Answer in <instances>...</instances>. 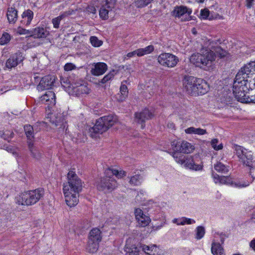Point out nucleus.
<instances>
[{
    "instance_id": "58836bf2",
    "label": "nucleus",
    "mask_w": 255,
    "mask_h": 255,
    "mask_svg": "<svg viewBox=\"0 0 255 255\" xmlns=\"http://www.w3.org/2000/svg\"><path fill=\"white\" fill-rule=\"evenodd\" d=\"M196 238L198 240L202 238L205 233V228L202 226H198L196 228Z\"/></svg>"
},
{
    "instance_id": "ea45409f",
    "label": "nucleus",
    "mask_w": 255,
    "mask_h": 255,
    "mask_svg": "<svg viewBox=\"0 0 255 255\" xmlns=\"http://www.w3.org/2000/svg\"><path fill=\"white\" fill-rule=\"evenodd\" d=\"M90 40L91 44L94 47H99L103 44V42L100 40L96 36H91Z\"/></svg>"
},
{
    "instance_id": "338daca9",
    "label": "nucleus",
    "mask_w": 255,
    "mask_h": 255,
    "mask_svg": "<svg viewBox=\"0 0 255 255\" xmlns=\"http://www.w3.org/2000/svg\"><path fill=\"white\" fill-rule=\"evenodd\" d=\"M167 127L170 129H174L175 125L173 123H168L167 124Z\"/></svg>"
},
{
    "instance_id": "f8f14e48",
    "label": "nucleus",
    "mask_w": 255,
    "mask_h": 255,
    "mask_svg": "<svg viewBox=\"0 0 255 255\" xmlns=\"http://www.w3.org/2000/svg\"><path fill=\"white\" fill-rule=\"evenodd\" d=\"M154 115L147 109H144L141 112L135 113V118L136 121L141 124V128H143L145 127L144 123L146 120L151 119Z\"/></svg>"
},
{
    "instance_id": "e2e57ef3",
    "label": "nucleus",
    "mask_w": 255,
    "mask_h": 255,
    "mask_svg": "<svg viewBox=\"0 0 255 255\" xmlns=\"http://www.w3.org/2000/svg\"><path fill=\"white\" fill-rule=\"evenodd\" d=\"M174 149H175V151L174 152H172L171 153V155H172V156L175 158V159H177V158H178V153H177V152L178 151H176V150L175 149V148H174Z\"/></svg>"
},
{
    "instance_id": "0e129e2a",
    "label": "nucleus",
    "mask_w": 255,
    "mask_h": 255,
    "mask_svg": "<svg viewBox=\"0 0 255 255\" xmlns=\"http://www.w3.org/2000/svg\"><path fill=\"white\" fill-rule=\"evenodd\" d=\"M250 247L255 251V239L252 240L250 243Z\"/></svg>"
},
{
    "instance_id": "393cba45",
    "label": "nucleus",
    "mask_w": 255,
    "mask_h": 255,
    "mask_svg": "<svg viewBox=\"0 0 255 255\" xmlns=\"http://www.w3.org/2000/svg\"><path fill=\"white\" fill-rule=\"evenodd\" d=\"M6 16L10 23H15L18 17L17 10L14 7H8Z\"/></svg>"
},
{
    "instance_id": "f03ea898",
    "label": "nucleus",
    "mask_w": 255,
    "mask_h": 255,
    "mask_svg": "<svg viewBox=\"0 0 255 255\" xmlns=\"http://www.w3.org/2000/svg\"><path fill=\"white\" fill-rule=\"evenodd\" d=\"M105 177L100 178L97 182L96 186L98 190L107 192L113 190L117 186V181L113 176L122 178L126 175V172L123 170L119 171L109 168L105 170Z\"/></svg>"
},
{
    "instance_id": "473e14b6",
    "label": "nucleus",
    "mask_w": 255,
    "mask_h": 255,
    "mask_svg": "<svg viewBox=\"0 0 255 255\" xmlns=\"http://www.w3.org/2000/svg\"><path fill=\"white\" fill-rule=\"evenodd\" d=\"M24 131L27 138V141H32V139L34 138L33 135V128L29 125H26L24 127Z\"/></svg>"
},
{
    "instance_id": "f257e3e1",
    "label": "nucleus",
    "mask_w": 255,
    "mask_h": 255,
    "mask_svg": "<svg viewBox=\"0 0 255 255\" xmlns=\"http://www.w3.org/2000/svg\"><path fill=\"white\" fill-rule=\"evenodd\" d=\"M68 182L63 184V192L65 201L70 207L75 206L79 202V194L82 189L81 180L73 171H70L68 174Z\"/></svg>"
},
{
    "instance_id": "603ef678",
    "label": "nucleus",
    "mask_w": 255,
    "mask_h": 255,
    "mask_svg": "<svg viewBox=\"0 0 255 255\" xmlns=\"http://www.w3.org/2000/svg\"><path fill=\"white\" fill-rule=\"evenodd\" d=\"M244 103H255V94L254 95H247L246 99Z\"/></svg>"
},
{
    "instance_id": "a18cd8bd",
    "label": "nucleus",
    "mask_w": 255,
    "mask_h": 255,
    "mask_svg": "<svg viewBox=\"0 0 255 255\" xmlns=\"http://www.w3.org/2000/svg\"><path fill=\"white\" fill-rule=\"evenodd\" d=\"M218 142V139L214 138L211 140V143L212 147L215 150H220L223 148V145L222 144H219L217 146V144Z\"/></svg>"
},
{
    "instance_id": "052dcab7",
    "label": "nucleus",
    "mask_w": 255,
    "mask_h": 255,
    "mask_svg": "<svg viewBox=\"0 0 255 255\" xmlns=\"http://www.w3.org/2000/svg\"><path fill=\"white\" fill-rule=\"evenodd\" d=\"M212 176L215 180V183H217L218 181L219 182V181L221 178V176H220L219 175H218L216 173H213V174H212Z\"/></svg>"
},
{
    "instance_id": "c03bdc74",
    "label": "nucleus",
    "mask_w": 255,
    "mask_h": 255,
    "mask_svg": "<svg viewBox=\"0 0 255 255\" xmlns=\"http://www.w3.org/2000/svg\"><path fill=\"white\" fill-rule=\"evenodd\" d=\"M74 88L76 92H81V93H88V89L85 85L81 84L79 86H76Z\"/></svg>"
},
{
    "instance_id": "5fc2aeb1",
    "label": "nucleus",
    "mask_w": 255,
    "mask_h": 255,
    "mask_svg": "<svg viewBox=\"0 0 255 255\" xmlns=\"http://www.w3.org/2000/svg\"><path fill=\"white\" fill-rule=\"evenodd\" d=\"M75 67V66L72 63H67L64 66V70L67 71H70L74 69Z\"/></svg>"
},
{
    "instance_id": "f3484780",
    "label": "nucleus",
    "mask_w": 255,
    "mask_h": 255,
    "mask_svg": "<svg viewBox=\"0 0 255 255\" xmlns=\"http://www.w3.org/2000/svg\"><path fill=\"white\" fill-rule=\"evenodd\" d=\"M50 34L46 27H37L31 30V37L34 38H45Z\"/></svg>"
},
{
    "instance_id": "864d4df0",
    "label": "nucleus",
    "mask_w": 255,
    "mask_h": 255,
    "mask_svg": "<svg viewBox=\"0 0 255 255\" xmlns=\"http://www.w3.org/2000/svg\"><path fill=\"white\" fill-rule=\"evenodd\" d=\"M207 133V131L206 129H204L201 128H195V133L194 134H198V135H204Z\"/></svg>"
},
{
    "instance_id": "8fccbe9b",
    "label": "nucleus",
    "mask_w": 255,
    "mask_h": 255,
    "mask_svg": "<svg viewBox=\"0 0 255 255\" xmlns=\"http://www.w3.org/2000/svg\"><path fill=\"white\" fill-rule=\"evenodd\" d=\"M60 21L61 20L60 19V18L57 17L53 18L52 20V22L53 24V27L55 28H58L59 27Z\"/></svg>"
},
{
    "instance_id": "4be33fe9",
    "label": "nucleus",
    "mask_w": 255,
    "mask_h": 255,
    "mask_svg": "<svg viewBox=\"0 0 255 255\" xmlns=\"http://www.w3.org/2000/svg\"><path fill=\"white\" fill-rule=\"evenodd\" d=\"M33 11L30 9L24 10L21 14V24L24 25H29L33 18Z\"/></svg>"
},
{
    "instance_id": "6e6552de",
    "label": "nucleus",
    "mask_w": 255,
    "mask_h": 255,
    "mask_svg": "<svg viewBox=\"0 0 255 255\" xmlns=\"http://www.w3.org/2000/svg\"><path fill=\"white\" fill-rule=\"evenodd\" d=\"M192 10L186 6L181 5L174 7L171 14L173 16L180 18L181 21H189L191 19Z\"/></svg>"
},
{
    "instance_id": "2f4dec72",
    "label": "nucleus",
    "mask_w": 255,
    "mask_h": 255,
    "mask_svg": "<svg viewBox=\"0 0 255 255\" xmlns=\"http://www.w3.org/2000/svg\"><path fill=\"white\" fill-rule=\"evenodd\" d=\"M142 179L143 177L140 174H136L131 176L129 183L131 185L138 186L140 185Z\"/></svg>"
},
{
    "instance_id": "c756f323",
    "label": "nucleus",
    "mask_w": 255,
    "mask_h": 255,
    "mask_svg": "<svg viewBox=\"0 0 255 255\" xmlns=\"http://www.w3.org/2000/svg\"><path fill=\"white\" fill-rule=\"evenodd\" d=\"M99 243L89 240L86 250L90 253H96L99 248Z\"/></svg>"
},
{
    "instance_id": "a19ab883",
    "label": "nucleus",
    "mask_w": 255,
    "mask_h": 255,
    "mask_svg": "<svg viewBox=\"0 0 255 255\" xmlns=\"http://www.w3.org/2000/svg\"><path fill=\"white\" fill-rule=\"evenodd\" d=\"M153 0H135L134 2L138 7H142L145 6Z\"/></svg>"
},
{
    "instance_id": "79ce46f5",
    "label": "nucleus",
    "mask_w": 255,
    "mask_h": 255,
    "mask_svg": "<svg viewBox=\"0 0 255 255\" xmlns=\"http://www.w3.org/2000/svg\"><path fill=\"white\" fill-rule=\"evenodd\" d=\"M10 39V36L7 33H3L0 38V44L4 45L8 43Z\"/></svg>"
},
{
    "instance_id": "a211bd4d",
    "label": "nucleus",
    "mask_w": 255,
    "mask_h": 255,
    "mask_svg": "<svg viewBox=\"0 0 255 255\" xmlns=\"http://www.w3.org/2000/svg\"><path fill=\"white\" fill-rule=\"evenodd\" d=\"M27 145L31 156L36 160H40L43 157L41 151L34 145L32 141H27Z\"/></svg>"
},
{
    "instance_id": "4468645a",
    "label": "nucleus",
    "mask_w": 255,
    "mask_h": 255,
    "mask_svg": "<svg viewBox=\"0 0 255 255\" xmlns=\"http://www.w3.org/2000/svg\"><path fill=\"white\" fill-rule=\"evenodd\" d=\"M22 53L17 52L12 54L6 61L5 65L7 68L11 69L16 66L23 60Z\"/></svg>"
},
{
    "instance_id": "bf43d9fd",
    "label": "nucleus",
    "mask_w": 255,
    "mask_h": 255,
    "mask_svg": "<svg viewBox=\"0 0 255 255\" xmlns=\"http://www.w3.org/2000/svg\"><path fill=\"white\" fill-rule=\"evenodd\" d=\"M195 128L194 127H190L185 130V131L186 133L188 134H192L195 133Z\"/></svg>"
},
{
    "instance_id": "e433bc0d",
    "label": "nucleus",
    "mask_w": 255,
    "mask_h": 255,
    "mask_svg": "<svg viewBox=\"0 0 255 255\" xmlns=\"http://www.w3.org/2000/svg\"><path fill=\"white\" fill-rule=\"evenodd\" d=\"M120 93L121 94V97L119 99V101H123L124 100L128 95V89L127 86L122 84L120 87Z\"/></svg>"
},
{
    "instance_id": "4c0bfd02",
    "label": "nucleus",
    "mask_w": 255,
    "mask_h": 255,
    "mask_svg": "<svg viewBox=\"0 0 255 255\" xmlns=\"http://www.w3.org/2000/svg\"><path fill=\"white\" fill-rule=\"evenodd\" d=\"M117 71L113 70L110 71L107 75H106L101 81L102 84H105L108 81L113 79L114 76L117 74Z\"/></svg>"
},
{
    "instance_id": "dca6fc26",
    "label": "nucleus",
    "mask_w": 255,
    "mask_h": 255,
    "mask_svg": "<svg viewBox=\"0 0 255 255\" xmlns=\"http://www.w3.org/2000/svg\"><path fill=\"white\" fill-rule=\"evenodd\" d=\"M40 101L43 104L52 106L55 104L56 97L55 93L51 91H48L40 97Z\"/></svg>"
},
{
    "instance_id": "c9c22d12",
    "label": "nucleus",
    "mask_w": 255,
    "mask_h": 255,
    "mask_svg": "<svg viewBox=\"0 0 255 255\" xmlns=\"http://www.w3.org/2000/svg\"><path fill=\"white\" fill-rule=\"evenodd\" d=\"M112 10L107 7L101 6L99 10V15L100 17L104 20L107 19L109 18V12L111 11Z\"/></svg>"
},
{
    "instance_id": "f704fd0d",
    "label": "nucleus",
    "mask_w": 255,
    "mask_h": 255,
    "mask_svg": "<svg viewBox=\"0 0 255 255\" xmlns=\"http://www.w3.org/2000/svg\"><path fill=\"white\" fill-rule=\"evenodd\" d=\"M214 167L215 169L219 172L226 173L229 171L228 167L221 162H218L214 164Z\"/></svg>"
},
{
    "instance_id": "09e8293b",
    "label": "nucleus",
    "mask_w": 255,
    "mask_h": 255,
    "mask_svg": "<svg viewBox=\"0 0 255 255\" xmlns=\"http://www.w3.org/2000/svg\"><path fill=\"white\" fill-rule=\"evenodd\" d=\"M85 11L88 12V13H93L95 14L96 12V9L94 7V6L92 5H89L86 8Z\"/></svg>"
},
{
    "instance_id": "cd10ccee",
    "label": "nucleus",
    "mask_w": 255,
    "mask_h": 255,
    "mask_svg": "<svg viewBox=\"0 0 255 255\" xmlns=\"http://www.w3.org/2000/svg\"><path fill=\"white\" fill-rule=\"evenodd\" d=\"M184 165L186 167L195 170H199L202 168L201 165L195 164L191 158H186Z\"/></svg>"
},
{
    "instance_id": "423d86ee",
    "label": "nucleus",
    "mask_w": 255,
    "mask_h": 255,
    "mask_svg": "<svg viewBox=\"0 0 255 255\" xmlns=\"http://www.w3.org/2000/svg\"><path fill=\"white\" fill-rule=\"evenodd\" d=\"M235 150L240 161L243 164L250 168L255 167V160H253V154L251 151H248L239 145L236 146Z\"/></svg>"
},
{
    "instance_id": "aec40b11",
    "label": "nucleus",
    "mask_w": 255,
    "mask_h": 255,
    "mask_svg": "<svg viewBox=\"0 0 255 255\" xmlns=\"http://www.w3.org/2000/svg\"><path fill=\"white\" fill-rule=\"evenodd\" d=\"M239 72H242L241 74L243 75V78H248L250 74L252 75L255 72V61L245 65Z\"/></svg>"
},
{
    "instance_id": "a878e982",
    "label": "nucleus",
    "mask_w": 255,
    "mask_h": 255,
    "mask_svg": "<svg viewBox=\"0 0 255 255\" xmlns=\"http://www.w3.org/2000/svg\"><path fill=\"white\" fill-rule=\"evenodd\" d=\"M89 240L99 243L102 240L101 232L98 228H94L89 233Z\"/></svg>"
},
{
    "instance_id": "ddd939ff",
    "label": "nucleus",
    "mask_w": 255,
    "mask_h": 255,
    "mask_svg": "<svg viewBox=\"0 0 255 255\" xmlns=\"http://www.w3.org/2000/svg\"><path fill=\"white\" fill-rule=\"evenodd\" d=\"M134 215L138 224L140 227H144L147 226L150 222V218L145 215L143 211L139 208H135Z\"/></svg>"
},
{
    "instance_id": "c85d7f7f",
    "label": "nucleus",
    "mask_w": 255,
    "mask_h": 255,
    "mask_svg": "<svg viewBox=\"0 0 255 255\" xmlns=\"http://www.w3.org/2000/svg\"><path fill=\"white\" fill-rule=\"evenodd\" d=\"M117 0H100L101 6L107 7L112 10L116 5Z\"/></svg>"
},
{
    "instance_id": "de8ad7c7",
    "label": "nucleus",
    "mask_w": 255,
    "mask_h": 255,
    "mask_svg": "<svg viewBox=\"0 0 255 255\" xmlns=\"http://www.w3.org/2000/svg\"><path fill=\"white\" fill-rule=\"evenodd\" d=\"M195 223V221L193 220L184 218L182 219V221L180 222V223H177V225H184L185 224H191Z\"/></svg>"
},
{
    "instance_id": "13d9d810",
    "label": "nucleus",
    "mask_w": 255,
    "mask_h": 255,
    "mask_svg": "<svg viewBox=\"0 0 255 255\" xmlns=\"http://www.w3.org/2000/svg\"><path fill=\"white\" fill-rule=\"evenodd\" d=\"M185 160L186 159L185 158V156H181L177 158V159H176V161L181 164H184Z\"/></svg>"
},
{
    "instance_id": "37998d69",
    "label": "nucleus",
    "mask_w": 255,
    "mask_h": 255,
    "mask_svg": "<svg viewBox=\"0 0 255 255\" xmlns=\"http://www.w3.org/2000/svg\"><path fill=\"white\" fill-rule=\"evenodd\" d=\"M127 252L128 255H140L142 253L140 249L136 247L129 249Z\"/></svg>"
},
{
    "instance_id": "680f3d73",
    "label": "nucleus",
    "mask_w": 255,
    "mask_h": 255,
    "mask_svg": "<svg viewBox=\"0 0 255 255\" xmlns=\"http://www.w3.org/2000/svg\"><path fill=\"white\" fill-rule=\"evenodd\" d=\"M70 14V13L68 12H65L64 13L61 14L60 15L57 16V17L60 18V19L61 20L63 18L68 16Z\"/></svg>"
},
{
    "instance_id": "2eb2a0df",
    "label": "nucleus",
    "mask_w": 255,
    "mask_h": 255,
    "mask_svg": "<svg viewBox=\"0 0 255 255\" xmlns=\"http://www.w3.org/2000/svg\"><path fill=\"white\" fill-rule=\"evenodd\" d=\"M108 129L107 127L104 124L103 121L100 118L97 120L95 126L90 129V131L91 136L95 137H96V134H102Z\"/></svg>"
},
{
    "instance_id": "0eeeda50",
    "label": "nucleus",
    "mask_w": 255,
    "mask_h": 255,
    "mask_svg": "<svg viewBox=\"0 0 255 255\" xmlns=\"http://www.w3.org/2000/svg\"><path fill=\"white\" fill-rule=\"evenodd\" d=\"M157 60L161 65L170 68L175 67L179 61L177 57L168 53L160 54L157 58Z\"/></svg>"
},
{
    "instance_id": "3c124183",
    "label": "nucleus",
    "mask_w": 255,
    "mask_h": 255,
    "mask_svg": "<svg viewBox=\"0 0 255 255\" xmlns=\"http://www.w3.org/2000/svg\"><path fill=\"white\" fill-rule=\"evenodd\" d=\"M209 10L207 9H204L201 10L200 15L202 18H207L209 15Z\"/></svg>"
},
{
    "instance_id": "7ed1b4c3",
    "label": "nucleus",
    "mask_w": 255,
    "mask_h": 255,
    "mask_svg": "<svg viewBox=\"0 0 255 255\" xmlns=\"http://www.w3.org/2000/svg\"><path fill=\"white\" fill-rule=\"evenodd\" d=\"M215 60L214 53L207 48H202L200 52L193 54L190 58L191 63L205 70L211 67Z\"/></svg>"
},
{
    "instance_id": "72a5a7b5",
    "label": "nucleus",
    "mask_w": 255,
    "mask_h": 255,
    "mask_svg": "<svg viewBox=\"0 0 255 255\" xmlns=\"http://www.w3.org/2000/svg\"><path fill=\"white\" fill-rule=\"evenodd\" d=\"M154 49V46L152 45H150L145 48L137 49V52H138L139 57H141L144 55L151 53L153 51Z\"/></svg>"
},
{
    "instance_id": "6e6d98bb",
    "label": "nucleus",
    "mask_w": 255,
    "mask_h": 255,
    "mask_svg": "<svg viewBox=\"0 0 255 255\" xmlns=\"http://www.w3.org/2000/svg\"><path fill=\"white\" fill-rule=\"evenodd\" d=\"M135 55L139 57V55L138 54V52H137V49L133 51L132 52H129L127 54V57L128 58L132 57Z\"/></svg>"
},
{
    "instance_id": "9d476101",
    "label": "nucleus",
    "mask_w": 255,
    "mask_h": 255,
    "mask_svg": "<svg viewBox=\"0 0 255 255\" xmlns=\"http://www.w3.org/2000/svg\"><path fill=\"white\" fill-rule=\"evenodd\" d=\"M199 78L193 76H186L183 80V86L186 92L189 95L193 96L196 91L194 90L197 87Z\"/></svg>"
},
{
    "instance_id": "7c9ffc66",
    "label": "nucleus",
    "mask_w": 255,
    "mask_h": 255,
    "mask_svg": "<svg viewBox=\"0 0 255 255\" xmlns=\"http://www.w3.org/2000/svg\"><path fill=\"white\" fill-rule=\"evenodd\" d=\"M211 251L214 255H223V249L219 243H213Z\"/></svg>"
},
{
    "instance_id": "4d7b16f0",
    "label": "nucleus",
    "mask_w": 255,
    "mask_h": 255,
    "mask_svg": "<svg viewBox=\"0 0 255 255\" xmlns=\"http://www.w3.org/2000/svg\"><path fill=\"white\" fill-rule=\"evenodd\" d=\"M255 0H246V6L249 9L251 8Z\"/></svg>"
},
{
    "instance_id": "20e7f679",
    "label": "nucleus",
    "mask_w": 255,
    "mask_h": 255,
    "mask_svg": "<svg viewBox=\"0 0 255 255\" xmlns=\"http://www.w3.org/2000/svg\"><path fill=\"white\" fill-rule=\"evenodd\" d=\"M242 72H238L236 75L233 86V93L235 98L239 102L244 103L247 96V78H243Z\"/></svg>"
},
{
    "instance_id": "774afa93",
    "label": "nucleus",
    "mask_w": 255,
    "mask_h": 255,
    "mask_svg": "<svg viewBox=\"0 0 255 255\" xmlns=\"http://www.w3.org/2000/svg\"><path fill=\"white\" fill-rule=\"evenodd\" d=\"M221 52L219 53L221 57H224L226 55V51H223V50H221Z\"/></svg>"
},
{
    "instance_id": "b1692460",
    "label": "nucleus",
    "mask_w": 255,
    "mask_h": 255,
    "mask_svg": "<svg viewBox=\"0 0 255 255\" xmlns=\"http://www.w3.org/2000/svg\"><path fill=\"white\" fill-rule=\"evenodd\" d=\"M101 119L103 121L104 124L107 127L108 129L114 125L118 121L117 117L112 115L102 117Z\"/></svg>"
},
{
    "instance_id": "412c9836",
    "label": "nucleus",
    "mask_w": 255,
    "mask_h": 255,
    "mask_svg": "<svg viewBox=\"0 0 255 255\" xmlns=\"http://www.w3.org/2000/svg\"><path fill=\"white\" fill-rule=\"evenodd\" d=\"M108 67L106 63L99 62L95 64L94 68H92L91 73L95 76L103 74L107 70Z\"/></svg>"
},
{
    "instance_id": "39448f33",
    "label": "nucleus",
    "mask_w": 255,
    "mask_h": 255,
    "mask_svg": "<svg viewBox=\"0 0 255 255\" xmlns=\"http://www.w3.org/2000/svg\"><path fill=\"white\" fill-rule=\"evenodd\" d=\"M44 192L43 189L38 188L22 193L17 197L16 202L21 205L28 206L34 204L43 196Z\"/></svg>"
},
{
    "instance_id": "9b49d317",
    "label": "nucleus",
    "mask_w": 255,
    "mask_h": 255,
    "mask_svg": "<svg viewBox=\"0 0 255 255\" xmlns=\"http://www.w3.org/2000/svg\"><path fill=\"white\" fill-rule=\"evenodd\" d=\"M171 146L175 148L176 151L185 154L190 153L194 150V146L191 143L185 140L178 141L176 143L174 141L172 142Z\"/></svg>"
},
{
    "instance_id": "bb28decb",
    "label": "nucleus",
    "mask_w": 255,
    "mask_h": 255,
    "mask_svg": "<svg viewBox=\"0 0 255 255\" xmlns=\"http://www.w3.org/2000/svg\"><path fill=\"white\" fill-rule=\"evenodd\" d=\"M142 250L148 255H156L158 254V248L156 245L147 246L143 245L141 246Z\"/></svg>"
},
{
    "instance_id": "1a4fd4ad",
    "label": "nucleus",
    "mask_w": 255,
    "mask_h": 255,
    "mask_svg": "<svg viewBox=\"0 0 255 255\" xmlns=\"http://www.w3.org/2000/svg\"><path fill=\"white\" fill-rule=\"evenodd\" d=\"M55 80L56 77L54 75H46L42 78L37 86V89L39 91H42L51 89L54 86Z\"/></svg>"
},
{
    "instance_id": "6ab92c4d",
    "label": "nucleus",
    "mask_w": 255,
    "mask_h": 255,
    "mask_svg": "<svg viewBox=\"0 0 255 255\" xmlns=\"http://www.w3.org/2000/svg\"><path fill=\"white\" fill-rule=\"evenodd\" d=\"M196 82H197V86L194 89L196 92L193 96L199 95V94L204 95L208 91L209 86L205 80L199 78Z\"/></svg>"
},
{
    "instance_id": "49530a36",
    "label": "nucleus",
    "mask_w": 255,
    "mask_h": 255,
    "mask_svg": "<svg viewBox=\"0 0 255 255\" xmlns=\"http://www.w3.org/2000/svg\"><path fill=\"white\" fill-rule=\"evenodd\" d=\"M17 32L20 35L29 34L30 35L31 34V30L30 31L29 30L24 29V28L21 27L20 26H19L17 28Z\"/></svg>"
},
{
    "instance_id": "5701e85b",
    "label": "nucleus",
    "mask_w": 255,
    "mask_h": 255,
    "mask_svg": "<svg viewBox=\"0 0 255 255\" xmlns=\"http://www.w3.org/2000/svg\"><path fill=\"white\" fill-rule=\"evenodd\" d=\"M221 184H231L232 185L238 187H245L249 185L250 183H245L241 184L240 183H234L231 181V178L230 176H221V178L219 181Z\"/></svg>"
},
{
    "instance_id": "69168bd1",
    "label": "nucleus",
    "mask_w": 255,
    "mask_h": 255,
    "mask_svg": "<svg viewBox=\"0 0 255 255\" xmlns=\"http://www.w3.org/2000/svg\"><path fill=\"white\" fill-rule=\"evenodd\" d=\"M63 125V122H61L60 120H56L55 121V125L56 126H62Z\"/></svg>"
}]
</instances>
